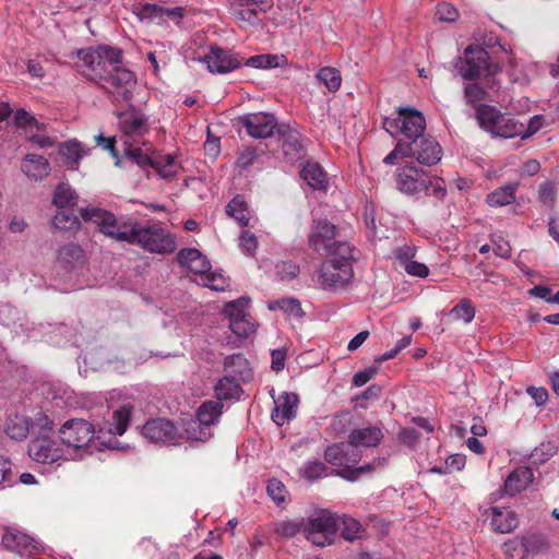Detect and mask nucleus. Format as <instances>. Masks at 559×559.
Instances as JSON below:
<instances>
[{
	"label": "nucleus",
	"instance_id": "f257e3e1",
	"mask_svg": "<svg viewBox=\"0 0 559 559\" xmlns=\"http://www.w3.org/2000/svg\"><path fill=\"white\" fill-rule=\"evenodd\" d=\"M324 459L331 465L341 468L332 473L350 481L357 480L360 476L383 467L386 463L384 457H377L371 463L356 466L361 455L359 450L352 444L349 440L328 447L324 451Z\"/></svg>",
	"mask_w": 559,
	"mask_h": 559
},
{
	"label": "nucleus",
	"instance_id": "f03ea898",
	"mask_svg": "<svg viewBox=\"0 0 559 559\" xmlns=\"http://www.w3.org/2000/svg\"><path fill=\"white\" fill-rule=\"evenodd\" d=\"M396 189L406 195H416L425 192L437 200H443L447 194L445 182L437 176H429L425 170L413 163H405L395 170Z\"/></svg>",
	"mask_w": 559,
	"mask_h": 559
},
{
	"label": "nucleus",
	"instance_id": "7ed1b4c3",
	"mask_svg": "<svg viewBox=\"0 0 559 559\" xmlns=\"http://www.w3.org/2000/svg\"><path fill=\"white\" fill-rule=\"evenodd\" d=\"M124 242L157 254H168L176 249L175 236L168 229L158 224L144 225L135 219L130 224Z\"/></svg>",
	"mask_w": 559,
	"mask_h": 559
},
{
	"label": "nucleus",
	"instance_id": "20e7f679",
	"mask_svg": "<svg viewBox=\"0 0 559 559\" xmlns=\"http://www.w3.org/2000/svg\"><path fill=\"white\" fill-rule=\"evenodd\" d=\"M78 58L83 73L90 80L99 83L112 67H117V62L121 59V50L108 46H98L80 49Z\"/></svg>",
	"mask_w": 559,
	"mask_h": 559
},
{
	"label": "nucleus",
	"instance_id": "39448f33",
	"mask_svg": "<svg viewBox=\"0 0 559 559\" xmlns=\"http://www.w3.org/2000/svg\"><path fill=\"white\" fill-rule=\"evenodd\" d=\"M80 215L84 221L94 223L106 237L120 242L126 241L132 219L117 218L114 213L97 206L82 207Z\"/></svg>",
	"mask_w": 559,
	"mask_h": 559
},
{
	"label": "nucleus",
	"instance_id": "423d86ee",
	"mask_svg": "<svg viewBox=\"0 0 559 559\" xmlns=\"http://www.w3.org/2000/svg\"><path fill=\"white\" fill-rule=\"evenodd\" d=\"M480 127L495 136L514 138L524 132V123L513 117L499 112L495 107L481 105L477 108Z\"/></svg>",
	"mask_w": 559,
	"mask_h": 559
},
{
	"label": "nucleus",
	"instance_id": "0eeeda50",
	"mask_svg": "<svg viewBox=\"0 0 559 559\" xmlns=\"http://www.w3.org/2000/svg\"><path fill=\"white\" fill-rule=\"evenodd\" d=\"M223 413L219 401H205L197 412V419L186 424V438L193 441L205 442L213 436L211 427L214 426Z\"/></svg>",
	"mask_w": 559,
	"mask_h": 559
},
{
	"label": "nucleus",
	"instance_id": "6e6552de",
	"mask_svg": "<svg viewBox=\"0 0 559 559\" xmlns=\"http://www.w3.org/2000/svg\"><path fill=\"white\" fill-rule=\"evenodd\" d=\"M341 528V519L328 510H321L305 522L304 534L313 545L323 547L332 543V537Z\"/></svg>",
	"mask_w": 559,
	"mask_h": 559
},
{
	"label": "nucleus",
	"instance_id": "1a4fd4ad",
	"mask_svg": "<svg viewBox=\"0 0 559 559\" xmlns=\"http://www.w3.org/2000/svg\"><path fill=\"white\" fill-rule=\"evenodd\" d=\"M383 127L390 133H401L408 141L418 140L426 130V119L424 115L416 109L401 107L397 110V117L384 118Z\"/></svg>",
	"mask_w": 559,
	"mask_h": 559
},
{
	"label": "nucleus",
	"instance_id": "9d476101",
	"mask_svg": "<svg viewBox=\"0 0 559 559\" xmlns=\"http://www.w3.org/2000/svg\"><path fill=\"white\" fill-rule=\"evenodd\" d=\"M99 84L112 95L116 100H130L132 90L135 85L134 74L121 64V60L117 62V67H112Z\"/></svg>",
	"mask_w": 559,
	"mask_h": 559
},
{
	"label": "nucleus",
	"instance_id": "9b49d317",
	"mask_svg": "<svg viewBox=\"0 0 559 559\" xmlns=\"http://www.w3.org/2000/svg\"><path fill=\"white\" fill-rule=\"evenodd\" d=\"M60 439L67 451L85 448L94 438L95 429L85 419L67 420L59 429Z\"/></svg>",
	"mask_w": 559,
	"mask_h": 559
},
{
	"label": "nucleus",
	"instance_id": "f8f14e48",
	"mask_svg": "<svg viewBox=\"0 0 559 559\" xmlns=\"http://www.w3.org/2000/svg\"><path fill=\"white\" fill-rule=\"evenodd\" d=\"M118 126L124 138V144L131 145V141L139 143L140 139L148 132L146 116L134 107L118 112Z\"/></svg>",
	"mask_w": 559,
	"mask_h": 559
},
{
	"label": "nucleus",
	"instance_id": "ddd939ff",
	"mask_svg": "<svg viewBox=\"0 0 559 559\" xmlns=\"http://www.w3.org/2000/svg\"><path fill=\"white\" fill-rule=\"evenodd\" d=\"M334 260H325L318 275L319 285L325 290L344 289L354 276L353 266L349 264H334Z\"/></svg>",
	"mask_w": 559,
	"mask_h": 559
},
{
	"label": "nucleus",
	"instance_id": "4468645a",
	"mask_svg": "<svg viewBox=\"0 0 559 559\" xmlns=\"http://www.w3.org/2000/svg\"><path fill=\"white\" fill-rule=\"evenodd\" d=\"M28 455L32 460L43 463L52 464L60 460H67L68 451L64 445L57 440L47 436L37 437L28 444Z\"/></svg>",
	"mask_w": 559,
	"mask_h": 559
},
{
	"label": "nucleus",
	"instance_id": "2eb2a0df",
	"mask_svg": "<svg viewBox=\"0 0 559 559\" xmlns=\"http://www.w3.org/2000/svg\"><path fill=\"white\" fill-rule=\"evenodd\" d=\"M249 305L248 298H239L226 306V313L229 318L230 330L239 337H248L255 331V324L246 308Z\"/></svg>",
	"mask_w": 559,
	"mask_h": 559
},
{
	"label": "nucleus",
	"instance_id": "dca6fc26",
	"mask_svg": "<svg viewBox=\"0 0 559 559\" xmlns=\"http://www.w3.org/2000/svg\"><path fill=\"white\" fill-rule=\"evenodd\" d=\"M488 60L487 50L479 46H468L464 51V57L456 61L455 68L463 79L472 80L478 78L481 70L487 68Z\"/></svg>",
	"mask_w": 559,
	"mask_h": 559
},
{
	"label": "nucleus",
	"instance_id": "f3484780",
	"mask_svg": "<svg viewBox=\"0 0 559 559\" xmlns=\"http://www.w3.org/2000/svg\"><path fill=\"white\" fill-rule=\"evenodd\" d=\"M409 148L408 157H414L421 165L432 166L442 157L441 145L431 136L424 134L418 140L405 141Z\"/></svg>",
	"mask_w": 559,
	"mask_h": 559
},
{
	"label": "nucleus",
	"instance_id": "a211bd4d",
	"mask_svg": "<svg viewBox=\"0 0 559 559\" xmlns=\"http://www.w3.org/2000/svg\"><path fill=\"white\" fill-rule=\"evenodd\" d=\"M145 439L154 443L176 444L182 438L174 424L167 419L148 420L142 428Z\"/></svg>",
	"mask_w": 559,
	"mask_h": 559
},
{
	"label": "nucleus",
	"instance_id": "6ab92c4d",
	"mask_svg": "<svg viewBox=\"0 0 559 559\" xmlns=\"http://www.w3.org/2000/svg\"><path fill=\"white\" fill-rule=\"evenodd\" d=\"M241 123L247 133L254 139H265L278 130L277 120L272 114L253 112L241 118Z\"/></svg>",
	"mask_w": 559,
	"mask_h": 559
},
{
	"label": "nucleus",
	"instance_id": "aec40b11",
	"mask_svg": "<svg viewBox=\"0 0 559 559\" xmlns=\"http://www.w3.org/2000/svg\"><path fill=\"white\" fill-rule=\"evenodd\" d=\"M336 227L326 219L313 221L308 236V243L311 249L322 253L325 252L335 240Z\"/></svg>",
	"mask_w": 559,
	"mask_h": 559
},
{
	"label": "nucleus",
	"instance_id": "412c9836",
	"mask_svg": "<svg viewBox=\"0 0 559 559\" xmlns=\"http://www.w3.org/2000/svg\"><path fill=\"white\" fill-rule=\"evenodd\" d=\"M2 545L22 557H32L43 550L38 542L19 531H7L2 537Z\"/></svg>",
	"mask_w": 559,
	"mask_h": 559
},
{
	"label": "nucleus",
	"instance_id": "4be33fe9",
	"mask_svg": "<svg viewBox=\"0 0 559 559\" xmlns=\"http://www.w3.org/2000/svg\"><path fill=\"white\" fill-rule=\"evenodd\" d=\"M141 13L144 19L159 25H169L170 23L179 25L186 15V10L182 7L166 8L155 3H145Z\"/></svg>",
	"mask_w": 559,
	"mask_h": 559
},
{
	"label": "nucleus",
	"instance_id": "5701e85b",
	"mask_svg": "<svg viewBox=\"0 0 559 559\" xmlns=\"http://www.w3.org/2000/svg\"><path fill=\"white\" fill-rule=\"evenodd\" d=\"M203 61L210 72L219 74L230 72L241 66V60L236 55L218 47H212Z\"/></svg>",
	"mask_w": 559,
	"mask_h": 559
},
{
	"label": "nucleus",
	"instance_id": "b1692460",
	"mask_svg": "<svg viewBox=\"0 0 559 559\" xmlns=\"http://www.w3.org/2000/svg\"><path fill=\"white\" fill-rule=\"evenodd\" d=\"M299 399L296 393L283 392L276 399H274L275 407L272 411V420L277 425L282 426L287 420H290L297 415Z\"/></svg>",
	"mask_w": 559,
	"mask_h": 559
},
{
	"label": "nucleus",
	"instance_id": "393cba45",
	"mask_svg": "<svg viewBox=\"0 0 559 559\" xmlns=\"http://www.w3.org/2000/svg\"><path fill=\"white\" fill-rule=\"evenodd\" d=\"M176 260L181 266L200 276L211 271V263L207 258L194 248L181 249L177 253Z\"/></svg>",
	"mask_w": 559,
	"mask_h": 559
},
{
	"label": "nucleus",
	"instance_id": "a878e982",
	"mask_svg": "<svg viewBox=\"0 0 559 559\" xmlns=\"http://www.w3.org/2000/svg\"><path fill=\"white\" fill-rule=\"evenodd\" d=\"M384 437L383 429L381 426H367L356 428L350 431L348 440L358 450L359 448H374L382 441Z\"/></svg>",
	"mask_w": 559,
	"mask_h": 559
},
{
	"label": "nucleus",
	"instance_id": "bb28decb",
	"mask_svg": "<svg viewBox=\"0 0 559 559\" xmlns=\"http://www.w3.org/2000/svg\"><path fill=\"white\" fill-rule=\"evenodd\" d=\"M21 170L32 180H43L50 173L48 160L37 154H27L21 164Z\"/></svg>",
	"mask_w": 559,
	"mask_h": 559
},
{
	"label": "nucleus",
	"instance_id": "cd10ccee",
	"mask_svg": "<svg viewBox=\"0 0 559 559\" xmlns=\"http://www.w3.org/2000/svg\"><path fill=\"white\" fill-rule=\"evenodd\" d=\"M492 530L500 534H508L512 532L519 524L516 514L504 508L492 507L490 508Z\"/></svg>",
	"mask_w": 559,
	"mask_h": 559
},
{
	"label": "nucleus",
	"instance_id": "c85d7f7f",
	"mask_svg": "<svg viewBox=\"0 0 559 559\" xmlns=\"http://www.w3.org/2000/svg\"><path fill=\"white\" fill-rule=\"evenodd\" d=\"M534 479L533 471L526 466L515 468L506 479L504 490L508 495H516L525 490Z\"/></svg>",
	"mask_w": 559,
	"mask_h": 559
},
{
	"label": "nucleus",
	"instance_id": "c756f323",
	"mask_svg": "<svg viewBox=\"0 0 559 559\" xmlns=\"http://www.w3.org/2000/svg\"><path fill=\"white\" fill-rule=\"evenodd\" d=\"M278 133L282 139L283 152L290 158H299L302 152V144L300 142V133L288 126H280Z\"/></svg>",
	"mask_w": 559,
	"mask_h": 559
},
{
	"label": "nucleus",
	"instance_id": "7c9ffc66",
	"mask_svg": "<svg viewBox=\"0 0 559 559\" xmlns=\"http://www.w3.org/2000/svg\"><path fill=\"white\" fill-rule=\"evenodd\" d=\"M224 369L229 377L239 378L243 381L251 378V369L242 354H233L226 357L224 360Z\"/></svg>",
	"mask_w": 559,
	"mask_h": 559
},
{
	"label": "nucleus",
	"instance_id": "2f4dec72",
	"mask_svg": "<svg viewBox=\"0 0 559 559\" xmlns=\"http://www.w3.org/2000/svg\"><path fill=\"white\" fill-rule=\"evenodd\" d=\"M31 428L28 417L23 415H10L7 418L4 431L10 439L24 440Z\"/></svg>",
	"mask_w": 559,
	"mask_h": 559
},
{
	"label": "nucleus",
	"instance_id": "473e14b6",
	"mask_svg": "<svg viewBox=\"0 0 559 559\" xmlns=\"http://www.w3.org/2000/svg\"><path fill=\"white\" fill-rule=\"evenodd\" d=\"M354 248L347 241H333L332 246L324 252L326 260H334V264L352 265Z\"/></svg>",
	"mask_w": 559,
	"mask_h": 559
},
{
	"label": "nucleus",
	"instance_id": "72a5a7b5",
	"mask_svg": "<svg viewBox=\"0 0 559 559\" xmlns=\"http://www.w3.org/2000/svg\"><path fill=\"white\" fill-rule=\"evenodd\" d=\"M84 251L74 243L63 246L59 250L58 261L67 270H73L83 262Z\"/></svg>",
	"mask_w": 559,
	"mask_h": 559
},
{
	"label": "nucleus",
	"instance_id": "f704fd0d",
	"mask_svg": "<svg viewBox=\"0 0 559 559\" xmlns=\"http://www.w3.org/2000/svg\"><path fill=\"white\" fill-rule=\"evenodd\" d=\"M215 396L218 401L238 399L241 393V386L236 378L225 376L218 380L215 388Z\"/></svg>",
	"mask_w": 559,
	"mask_h": 559
},
{
	"label": "nucleus",
	"instance_id": "c9c22d12",
	"mask_svg": "<svg viewBox=\"0 0 559 559\" xmlns=\"http://www.w3.org/2000/svg\"><path fill=\"white\" fill-rule=\"evenodd\" d=\"M301 178L313 189H324L326 186V175L317 163H308L301 169Z\"/></svg>",
	"mask_w": 559,
	"mask_h": 559
},
{
	"label": "nucleus",
	"instance_id": "e433bc0d",
	"mask_svg": "<svg viewBox=\"0 0 559 559\" xmlns=\"http://www.w3.org/2000/svg\"><path fill=\"white\" fill-rule=\"evenodd\" d=\"M226 213L235 218V221L240 226H248L250 222V212L248 209V204L243 200L241 195H236L234 199H231L227 206H226Z\"/></svg>",
	"mask_w": 559,
	"mask_h": 559
},
{
	"label": "nucleus",
	"instance_id": "4c0bfd02",
	"mask_svg": "<svg viewBox=\"0 0 559 559\" xmlns=\"http://www.w3.org/2000/svg\"><path fill=\"white\" fill-rule=\"evenodd\" d=\"M78 201V193L68 183L57 186L52 198V203L57 209L73 207Z\"/></svg>",
	"mask_w": 559,
	"mask_h": 559
},
{
	"label": "nucleus",
	"instance_id": "58836bf2",
	"mask_svg": "<svg viewBox=\"0 0 559 559\" xmlns=\"http://www.w3.org/2000/svg\"><path fill=\"white\" fill-rule=\"evenodd\" d=\"M273 531L283 538H293L301 531L304 532L305 520L304 518L286 519L276 521L273 524Z\"/></svg>",
	"mask_w": 559,
	"mask_h": 559
},
{
	"label": "nucleus",
	"instance_id": "ea45409f",
	"mask_svg": "<svg viewBox=\"0 0 559 559\" xmlns=\"http://www.w3.org/2000/svg\"><path fill=\"white\" fill-rule=\"evenodd\" d=\"M153 168L162 178L169 179L178 174L180 166L176 156L167 154L155 157Z\"/></svg>",
	"mask_w": 559,
	"mask_h": 559
},
{
	"label": "nucleus",
	"instance_id": "a19ab883",
	"mask_svg": "<svg viewBox=\"0 0 559 559\" xmlns=\"http://www.w3.org/2000/svg\"><path fill=\"white\" fill-rule=\"evenodd\" d=\"M59 153L72 169L78 168L82 156L85 154L80 142L76 140H70L60 144Z\"/></svg>",
	"mask_w": 559,
	"mask_h": 559
},
{
	"label": "nucleus",
	"instance_id": "79ce46f5",
	"mask_svg": "<svg viewBox=\"0 0 559 559\" xmlns=\"http://www.w3.org/2000/svg\"><path fill=\"white\" fill-rule=\"evenodd\" d=\"M267 308L271 311H282L286 316L293 318H301L304 316L301 305L296 298H282L272 300L269 302Z\"/></svg>",
	"mask_w": 559,
	"mask_h": 559
},
{
	"label": "nucleus",
	"instance_id": "37998d69",
	"mask_svg": "<svg viewBox=\"0 0 559 559\" xmlns=\"http://www.w3.org/2000/svg\"><path fill=\"white\" fill-rule=\"evenodd\" d=\"M516 186H503L487 195V203L490 206H503L515 200Z\"/></svg>",
	"mask_w": 559,
	"mask_h": 559
},
{
	"label": "nucleus",
	"instance_id": "c03bdc74",
	"mask_svg": "<svg viewBox=\"0 0 559 559\" xmlns=\"http://www.w3.org/2000/svg\"><path fill=\"white\" fill-rule=\"evenodd\" d=\"M131 411L132 406L130 404H124L114 412L111 427L109 428L110 433L118 436L124 433L131 416Z\"/></svg>",
	"mask_w": 559,
	"mask_h": 559
},
{
	"label": "nucleus",
	"instance_id": "a18cd8bd",
	"mask_svg": "<svg viewBox=\"0 0 559 559\" xmlns=\"http://www.w3.org/2000/svg\"><path fill=\"white\" fill-rule=\"evenodd\" d=\"M49 395L57 407L72 406L75 403L74 392L61 383L52 385Z\"/></svg>",
	"mask_w": 559,
	"mask_h": 559
},
{
	"label": "nucleus",
	"instance_id": "49530a36",
	"mask_svg": "<svg viewBox=\"0 0 559 559\" xmlns=\"http://www.w3.org/2000/svg\"><path fill=\"white\" fill-rule=\"evenodd\" d=\"M59 211L52 218V225L60 230H76L80 228V219L71 211L67 209H58Z\"/></svg>",
	"mask_w": 559,
	"mask_h": 559
},
{
	"label": "nucleus",
	"instance_id": "de8ad7c7",
	"mask_svg": "<svg viewBox=\"0 0 559 559\" xmlns=\"http://www.w3.org/2000/svg\"><path fill=\"white\" fill-rule=\"evenodd\" d=\"M317 79L324 84L329 91L335 92L341 87L342 78L337 69L324 67L319 70Z\"/></svg>",
	"mask_w": 559,
	"mask_h": 559
},
{
	"label": "nucleus",
	"instance_id": "09e8293b",
	"mask_svg": "<svg viewBox=\"0 0 559 559\" xmlns=\"http://www.w3.org/2000/svg\"><path fill=\"white\" fill-rule=\"evenodd\" d=\"M450 316L454 320H463L465 323H471L475 318V308L469 299H462L451 309Z\"/></svg>",
	"mask_w": 559,
	"mask_h": 559
},
{
	"label": "nucleus",
	"instance_id": "8fccbe9b",
	"mask_svg": "<svg viewBox=\"0 0 559 559\" xmlns=\"http://www.w3.org/2000/svg\"><path fill=\"white\" fill-rule=\"evenodd\" d=\"M14 122L17 128L24 129L25 133H32L34 130L40 129V124L35 117L24 109L16 110Z\"/></svg>",
	"mask_w": 559,
	"mask_h": 559
},
{
	"label": "nucleus",
	"instance_id": "3c124183",
	"mask_svg": "<svg viewBox=\"0 0 559 559\" xmlns=\"http://www.w3.org/2000/svg\"><path fill=\"white\" fill-rule=\"evenodd\" d=\"M245 64L254 69H272L278 66V56L276 55H257L248 58Z\"/></svg>",
	"mask_w": 559,
	"mask_h": 559
},
{
	"label": "nucleus",
	"instance_id": "603ef678",
	"mask_svg": "<svg viewBox=\"0 0 559 559\" xmlns=\"http://www.w3.org/2000/svg\"><path fill=\"white\" fill-rule=\"evenodd\" d=\"M464 97L466 102L473 106H477L487 98V92L479 83H467L464 87Z\"/></svg>",
	"mask_w": 559,
	"mask_h": 559
},
{
	"label": "nucleus",
	"instance_id": "864d4df0",
	"mask_svg": "<svg viewBox=\"0 0 559 559\" xmlns=\"http://www.w3.org/2000/svg\"><path fill=\"white\" fill-rule=\"evenodd\" d=\"M299 274V266L293 261H281L275 265V275L280 281H290Z\"/></svg>",
	"mask_w": 559,
	"mask_h": 559
},
{
	"label": "nucleus",
	"instance_id": "5fc2aeb1",
	"mask_svg": "<svg viewBox=\"0 0 559 559\" xmlns=\"http://www.w3.org/2000/svg\"><path fill=\"white\" fill-rule=\"evenodd\" d=\"M341 526H343L342 535L346 540H355L359 537L361 531V524L348 516H340Z\"/></svg>",
	"mask_w": 559,
	"mask_h": 559
},
{
	"label": "nucleus",
	"instance_id": "6e6d98bb",
	"mask_svg": "<svg viewBox=\"0 0 559 559\" xmlns=\"http://www.w3.org/2000/svg\"><path fill=\"white\" fill-rule=\"evenodd\" d=\"M301 475L304 478L309 480H316L323 476H328V467L324 463L319 461L308 462L305 467L301 469Z\"/></svg>",
	"mask_w": 559,
	"mask_h": 559
},
{
	"label": "nucleus",
	"instance_id": "4d7b16f0",
	"mask_svg": "<svg viewBox=\"0 0 559 559\" xmlns=\"http://www.w3.org/2000/svg\"><path fill=\"white\" fill-rule=\"evenodd\" d=\"M201 284L213 290H224L227 286L226 278L223 274L216 272H207L201 275Z\"/></svg>",
	"mask_w": 559,
	"mask_h": 559
},
{
	"label": "nucleus",
	"instance_id": "13d9d810",
	"mask_svg": "<svg viewBox=\"0 0 559 559\" xmlns=\"http://www.w3.org/2000/svg\"><path fill=\"white\" fill-rule=\"evenodd\" d=\"M239 248L246 255H253L258 248V238L249 230H242L239 237Z\"/></svg>",
	"mask_w": 559,
	"mask_h": 559
},
{
	"label": "nucleus",
	"instance_id": "bf43d9fd",
	"mask_svg": "<svg viewBox=\"0 0 559 559\" xmlns=\"http://www.w3.org/2000/svg\"><path fill=\"white\" fill-rule=\"evenodd\" d=\"M266 489L269 496L275 503L281 504L285 502L287 491L282 481L277 479H271Z\"/></svg>",
	"mask_w": 559,
	"mask_h": 559
},
{
	"label": "nucleus",
	"instance_id": "052dcab7",
	"mask_svg": "<svg viewBox=\"0 0 559 559\" xmlns=\"http://www.w3.org/2000/svg\"><path fill=\"white\" fill-rule=\"evenodd\" d=\"M231 12L239 21L247 22L251 25L259 21V8H231Z\"/></svg>",
	"mask_w": 559,
	"mask_h": 559
},
{
	"label": "nucleus",
	"instance_id": "680f3d73",
	"mask_svg": "<svg viewBox=\"0 0 559 559\" xmlns=\"http://www.w3.org/2000/svg\"><path fill=\"white\" fill-rule=\"evenodd\" d=\"M437 15L440 21L453 22L459 17V11L451 3L443 2L438 5Z\"/></svg>",
	"mask_w": 559,
	"mask_h": 559
},
{
	"label": "nucleus",
	"instance_id": "e2e57ef3",
	"mask_svg": "<svg viewBox=\"0 0 559 559\" xmlns=\"http://www.w3.org/2000/svg\"><path fill=\"white\" fill-rule=\"evenodd\" d=\"M417 249L411 245L400 247L395 252V258L400 265L403 267L405 264L412 262L416 255Z\"/></svg>",
	"mask_w": 559,
	"mask_h": 559
},
{
	"label": "nucleus",
	"instance_id": "0e129e2a",
	"mask_svg": "<svg viewBox=\"0 0 559 559\" xmlns=\"http://www.w3.org/2000/svg\"><path fill=\"white\" fill-rule=\"evenodd\" d=\"M408 153L409 148L407 146V143L405 141H399L394 150L384 157L383 162L388 165H393L395 164V159L397 157H408Z\"/></svg>",
	"mask_w": 559,
	"mask_h": 559
},
{
	"label": "nucleus",
	"instance_id": "69168bd1",
	"mask_svg": "<svg viewBox=\"0 0 559 559\" xmlns=\"http://www.w3.org/2000/svg\"><path fill=\"white\" fill-rule=\"evenodd\" d=\"M272 3L266 0H235L231 8H259L260 11L266 12L272 8Z\"/></svg>",
	"mask_w": 559,
	"mask_h": 559
},
{
	"label": "nucleus",
	"instance_id": "338daca9",
	"mask_svg": "<svg viewBox=\"0 0 559 559\" xmlns=\"http://www.w3.org/2000/svg\"><path fill=\"white\" fill-rule=\"evenodd\" d=\"M404 271L412 276L425 278L429 274V269L426 264L419 263L415 260L403 266Z\"/></svg>",
	"mask_w": 559,
	"mask_h": 559
},
{
	"label": "nucleus",
	"instance_id": "774afa93",
	"mask_svg": "<svg viewBox=\"0 0 559 559\" xmlns=\"http://www.w3.org/2000/svg\"><path fill=\"white\" fill-rule=\"evenodd\" d=\"M255 157V150L252 147H246L239 152L237 165L241 168H248L253 164Z\"/></svg>",
	"mask_w": 559,
	"mask_h": 559
}]
</instances>
